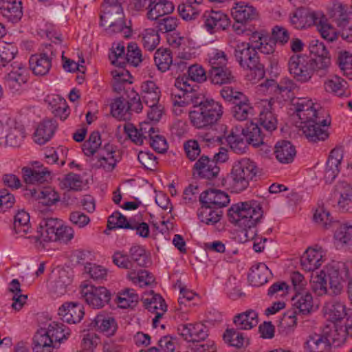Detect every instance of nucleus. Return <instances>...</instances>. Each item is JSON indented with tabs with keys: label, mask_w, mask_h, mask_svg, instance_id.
Returning <instances> with one entry per match:
<instances>
[{
	"label": "nucleus",
	"mask_w": 352,
	"mask_h": 352,
	"mask_svg": "<svg viewBox=\"0 0 352 352\" xmlns=\"http://www.w3.org/2000/svg\"><path fill=\"white\" fill-rule=\"evenodd\" d=\"M23 181L29 184H41L50 178V171L47 168L33 169L30 167H23L21 170Z\"/></svg>",
	"instance_id": "obj_30"
},
{
	"label": "nucleus",
	"mask_w": 352,
	"mask_h": 352,
	"mask_svg": "<svg viewBox=\"0 0 352 352\" xmlns=\"http://www.w3.org/2000/svg\"><path fill=\"white\" fill-rule=\"evenodd\" d=\"M243 132L249 144L254 147H258L265 144L264 140L266 135L262 132L257 124L250 122L245 129H243Z\"/></svg>",
	"instance_id": "obj_42"
},
{
	"label": "nucleus",
	"mask_w": 352,
	"mask_h": 352,
	"mask_svg": "<svg viewBox=\"0 0 352 352\" xmlns=\"http://www.w3.org/2000/svg\"><path fill=\"white\" fill-rule=\"evenodd\" d=\"M56 277L49 285V292L53 298H58L66 293V271L57 267L54 272Z\"/></svg>",
	"instance_id": "obj_37"
},
{
	"label": "nucleus",
	"mask_w": 352,
	"mask_h": 352,
	"mask_svg": "<svg viewBox=\"0 0 352 352\" xmlns=\"http://www.w3.org/2000/svg\"><path fill=\"white\" fill-rule=\"evenodd\" d=\"M177 331L184 340L193 344L205 341L208 336V329L202 323L181 324L177 327Z\"/></svg>",
	"instance_id": "obj_15"
},
{
	"label": "nucleus",
	"mask_w": 352,
	"mask_h": 352,
	"mask_svg": "<svg viewBox=\"0 0 352 352\" xmlns=\"http://www.w3.org/2000/svg\"><path fill=\"white\" fill-rule=\"evenodd\" d=\"M333 200L337 203L339 210L346 212L352 203V186L346 182H340L334 187L332 194Z\"/></svg>",
	"instance_id": "obj_20"
},
{
	"label": "nucleus",
	"mask_w": 352,
	"mask_h": 352,
	"mask_svg": "<svg viewBox=\"0 0 352 352\" xmlns=\"http://www.w3.org/2000/svg\"><path fill=\"white\" fill-rule=\"evenodd\" d=\"M342 154L339 149H333L326 164L324 179L326 183H331L340 172Z\"/></svg>",
	"instance_id": "obj_23"
},
{
	"label": "nucleus",
	"mask_w": 352,
	"mask_h": 352,
	"mask_svg": "<svg viewBox=\"0 0 352 352\" xmlns=\"http://www.w3.org/2000/svg\"><path fill=\"white\" fill-rule=\"evenodd\" d=\"M80 289L85 302L93 308H102L111 299V293L104 287H96L87 281H84Z\"/></svg>",
	"instance_id": "obj_10"
},
{
	"label": "nucleus",
	"mask_w": 352,
	"mask_h": 352,
	"mask_svg": "<svg viewBox=\"0 0 352 352\" xmlns=\"http://www.w3.org/2000/svg\"><path fill=\"white\" fill-rule=\"evenodd\" d=\"M102 144L100 134L98 131H93L87 140L82 145L84 154L86 156H93Z\"/></svg>",
	"instance_id": "obj_54"
},
{
	"label": "nucleus",
	"mask_w": 352,
	"mask_h": 352,
	"mask_svg": "<svg viewBox=\"0 0 352 352\" xmlns=\"http://www.w3.org/2000/svg\"><path fill=\"white\" fill-rule=\"evenodd\" d=\"M208 78L212 84L219 85L230 84L235 81L232 72L228 67L216 70H208Z\"/></svg>",
	"instance_id": "obj_44"
},
{
	"label": "nucleus",
	"mask_w": 352,
	"mask_h": 352,
	"mask_svg": "<svg viewBox=\"0 0 352 352\" xmlns=\"http://www.w3.org/2000/svg\"><path fill=\"white\" fill-rule=\"evenodd\" d=\"M228 59L224 52L215 50L209 58V70H216L227 67Z\"/></svg>",
	"instance_id": "obj_64"
},
{
	"label": "nucleus",
	"mask_w": 352,
	"mask_h": 352,
	"mask_svg": "<svg viewBox=\"0 0 352 352\" xmlns=\"http://www.w3.org/2000/svg\"><path fill=\"white\" fill-rule=\"evenodd\" d=\"M193 170V174L200 178L212 179L217 177L220 168L214 161L204 155L194 164Z\"/></svg>",
	"instance_id": "obj_19"
},
{
	"label": "nucleus",
	"mask_w": 352,
	"mask_h": 352,
	"mask_svg": "<svg viewBox=\"0 0 352 352\" xmlns=\"http://www.w3.org/2000/svg\"><path fill=\"white\" fill-rule=\"evenodd\" d=\"M151 298H143L144 305L146 309L149 311L157 313V312H166L167 306L165 303L164 300L159 294H155L153 292H151Z\"/></svg>",
	"instance_id": "obj_51"
},
{
	"label": "nucleus",
	"mask_w": 352,
	"mask_h": 352,
	"mask_svg": "<svg viewBox=\"0 0 352 352\" xmlns=\"http://www.w3.org/2000/svg\"><path fill=\"white\" fill-rule=\"evenodd\" d=\"M326 314L329 319L333 322L340 321L346 315V307L341 302H333L326 306Z\"/></svg>",
	"instance_id": "obj_55"
},
{
	"label": "nucleus",
	"mask_w": 352,
	"mask_h": 352,
	"mask_svg": "<svg viewBox=\"0 0 352 352\" xmlns=\"http://www.w3.org/2000/svg\"><path fill=\"white\" fill-rule=\"evenodd\" d=\"M222 338L225 343L237 349L243 347L245 342H248V339L244 336L243 333L240 332L237 328H227Z\"/></svg>",
	"instance_id": "obj_47"
},
{
	"label": "nucleus",
	"mask_w": 352,
	"mask_h": 352,
	"mask_svg": "<svg viewBox=\"0 0 352 352\" xmlns=\"http://www.w3.org/2000/svg\"><path fill=\"white\" fill-rule=\"evenodd\" d=\"M319 14V12L309 11L301 7L290 14V23L294 28L298 30L310 27L314 25Z\"/></svg>",
	"instance_id": "obj_18"
},
{
	"label": "nucleus",
	"mask_w": 352,
	"mask_h": 352,
	"mask_svg": "<svg viewBox=\"0 0 352 352\" xmlns=\"http://www.w3.org/2000/svg\"><path fill=\"white\" fill-rule=\"evenodd\" d=\"M47 334L45 329H38L32 338L33 352H52L56 346L53 343L52 340Z\"/></svg>",
	"instance_id": "obj_32"
},
{
	"label": "nucleus",
	"mask_w": 352,
	"mask_h": 352,
	"mask_svg": "<svg viewBox=\"0 0 352 352\" xmlns=\"http://www.w3.org/2000/svg\"><path fill=\"white\" fill-rule=\"evenodd\" d=\"M56 129V122L52 120H44L41 122L34 133V140L39 144L47 143L54 134Z\"/></svg>",
	"instance_id": "obj_22"
},
{
	"label": "nucleus",
	"mask_w": 352,
	"mask_h": 352,
	"mask_svg": "<svg viewBox=\"0 0 352 352\" xmlns=\"http://www.w3.org/2000/svg\"><path fill=\"white\" fill-rule=\"evenodd\" d=\"M142 98L146 105L158 104L160 90L153 81L144 82L141 85Z\"/></svg>",
	"instance_id": "obj_40"
},
{
	"label": "nucleus",
	"mask_w": 352,
	"mask_h": 352,
	"mask_svg": "<svg viewBox=\"0 0 352 352\" xmlns=\"http://www.w3.org/2000/svg\"><path fill=\"white\" fill-rule=\"evenodd\" d=\"M271 109V104L269 102L268 107L260 112L258 118L259 124L270 133L277 128V118Z\"/></svg>",
	"instance_id": "obj_49"
},
{
	"label": "nucleus",
	"mask_w": 352,
	"mask_h": 352,
	"mask_svg": "<svg viewBox=\"0 0 352 352\" xmlns=\"http://www.w3.org/2000/svg\"><path fill=\"white\" fill-rule=\"evenodd\" d=\"M314 25L317 27V30L325 40L332 42L337 39L336 30L327 22V19L322 12H320Z\"/></svg>",
	"instance_id": "obj_43"
},
{
	"label": "nucleus",
	"mask_w": 352,
	"mask_h": 352,
	"mask_svg": "<svg viewBox=\"0 0 352 352\" xmlns=\"http://www.w3.org/2000/svg\"><path fill=\"white\" fill-rule=\"evenodd\" d=\"M327 281H329L331 294L336 296L341 293L343 288L342 277L338 269L334 266H328L320 274L312 276L311 280L312 289L318 296L327 294Z\"/></svg>",
	"instance_id": "obj_6"
},
{
	"label": "nucleus",
	"mask_w": 352,
	"mask_h": 352,
	"mask_svg": "<svg viewBox=\"0 0 352 352\" xmlns=\"http://www.w3.org/2000/svg\"><path fill=\"white\" fill-rule=\"evenodd\" d=\"M332 16L335 18L338 26L340 28L351 23L348 17V13L345 6L340 3H335L331 8Z\"/></svg>",
	"instance_id": "obj_57"
},
{
	"label": "nucleus",
	"mask_w": 352,
	"mask_h": 352,
	"mask_svg": "<svg viewBox=\"0 0 352 352\" xmlns=\"http://www.w3.org/2000/svg\"><path fill=\"white\" fill-rule=\"evenodd\" d=\"M160 41L157 31L149 28L144 30L142 35V42L144 48L148 51L154 50L159 45Z\"/></svg>",
	"instance_id": "obj_56"
},
{
	"label": "nucleus",
	"mask_w": 352,
	"mask_h": 352,
	"mask_svg": "<svg viewBox=\"0 0 352 352\" xmlns=\"http://www.w3.org/2000/svg\"><path fill=\"white\" fill-rule=\"evenodd\" d=\"M102 153H105L108 156L111 155L110 157H105L104 154H101L98 159L100 166H102L107 171L113 170L116 164L120 161L121 155L119 151L116 150V148L113 144L109 143L105 144L104 147L102 148Z\"/></svg>",
	"instance_id": "obj_28"
},
{
	"label": "nucleus",
	"mask_w": 352,
	"mask_h": 352,
	"mask_svg": "<svg viewBox=\"0 0 352 352\" xmlns=\"http://www.w3.org/2000/svg\"><path fill=\"white\" fill-rule=\"evenodd\" d=\"M337 63L343 74L352 80V54L348 52H340Z\"/></svg>",
	"instance_id": "obj_59"
},
{
	"label": "nucleus",
	"mask_w": 352,
	"mask_h": 352,
	"mask_svg": "<svg viewBox=\"0 0 352 352\" xmlns=\"http://www.w3.org/2000/svg\"><path fill=\"white\" fill-rule=\"evenodd\" d=\"M311 74L316 71L319 76L324 75L327 68L331 64L330 56H319L309 60Z\"/></svg>",
	"instance_id": "obj_62"
},
{
	"label": "nucleus",
	"mask_w": 352,
	"mask_h": 352,
	"mask_svg": "<svg viewBox=\"0 0 352 352\" xmlns=\"http://www.w3.org/2000/svg\"><path fill=\"white\" fill-rule=\"evenodd\" d=\"M324 89L327 92L339 97H347L350 95L347 82L340 76H334L324 82Z\"/></svg>",
	"instance_id": "obj_35"
},
{
	"label": "nucleus",
	"mask_w": 352,
	"mask_h": 352,
	"mask_svg": "<svg viewBox=\"0 0 352 352\" xmlns=\"http://www.w3.org/2000/svg\"><path fill=\"white\" fill-rule=\"evenodd\" d=\"M227 141L230 148L237 154L245 153L248 149V144H249V142L245 138L243 131L241 134H234L232 132L228 136Z\"/></svg>",
	"instance_id": "obj_53"
},
{
	"label": "nucleus",
	"mask_w": 352,
	"mask_h": 352,
	"mask_svg": "<svg viewBox=\"0 0 352 352\" xmlns=\"http://www.w3.org/2000/svg\"><path fill=\"white\" fill-rule=\"evenodd\" d=\"M45 103L51 109L54 117L64 121L66 120V100L58 94L47 95Z\"/></svg>",
	"instance_id": "obj_33"
},
{
	"label": "nucleus",
	"mask_w": 352,
	"mask_h": 352,
	"mask_svg": "<svg viewBox=\"0 0 352 352\" xmlns=\"http://www.w3.org/2000/svg\"><path fill=\"white\" fill-rule=\"evenodd\" d=\"M331 124L329 116L324 114L318 116L313 119L301 123V129L306 138L311 142L324 141L329 137L327 127Z\"/></svg>",
	"instance_id": "obj_7"
},
{
	"label": "nucleus",
	"mask_w": 352,
	"mask_h": 352,
	"mask_svg": "<svg viewBox=\"0 0 352 352\" xmlns=\"http://www.w3.org/2000/svg\"><path fill=\"white\" fill-rule=\"evenodd\" d=\"M91 324L108 336L114 335L118 327L115 319L104 314H98Z\"/></svg>",
	"instance_id": "obj_39"
},
{
	"label": "nucleus",
	"mask_w": 352,
	"mask_h": 352,
	"mask_svg": "<svg viewBox=\"0 0 352 352\" xmlns=\"http://www.w3.org/2000/svg\"><path fill=\"white\" fill-rule=\"evenodd\" d=\"M305 349L306 352H331V344L325 335L314 333L307 338Z\"/></svg>",
	"instance_id": "obj_25"
},
{
	"label": "nucleus",
	"mask_w": 352,
	"mask_h": 352,
	"mask_svg": "<svg viewBox=\"0 0 352 352\" xmlns=\"http://www.w3.org/2000/svg\"><path fill=\"white\" fill-rule=\"evenodd\" d=\"M0 12L2 16L12 23L18 22L23 16V8L16 3L13 5L7 3H0Z\"/></svg>",
	"instance_id": "obj_48"
},
{
	"label": "nucleus",
	"mask_w": 352,
	"mask_h": 352,
	"mask_svg": "<svg viewBox=\"0 0 352 352\" xmlns=\"http://www.w3.org/2000/svg\"><path fill=\"white\" fill-rule=\"evenodd\" d=\"M234 57L241 67L250 71L251 80L256 82L264 78V65L259 62L257 52L249 43L237 44L234 48Z\"/></svg>",
	"instance_id": "obj_4"
},
{
	"label": "nucleus",
	"mask_w": 352,
	"mask_h": 352,
	"mask_svg": "<svg viewBox=\"0 0 352 352\" xmlns=\"http://www.w3.org/2000/svg\"><path fill=\"white\" fill-rule=\"evenodd\" d=\"M263 215L261 206L252 200L232 205L228 210L230 223L243 228L245 231L254 228Z\"/></svg>",
	"instance_id": "obj_3"
},
{
	"label": "nucleus",
	"mask_w": 352,
	"mask_h": 352,
	"mask_svg": "<svg viewBox=\"0 0 352 352\" xmlns=\"http://www.w3.org/2000/svg\"><path fill=\"white\" fill-rule=\"evenodd\" d=\"M138 300L139 296L133 289H126L119 293L116 302L120 308H133L137 305Z\"/></svg>",
	"instance_id": "obj_52"
},
{
	"label": "nucleus",
	"mask_w": 352,
	"mask_h": 352,
	"mask_svg": "<svg viewBox=\"0 0 352 352\" xmlns=\"http://www.w3.org/2000/svg\"><path fill=\"white\" fill-rule=\"evenodd\" d=\"M84 315V307L81 304L78 302L67 304V323H78L81 321Z\"/></svg>",
	"instance_id": "obj_60"
},
{
	"label": "nucleus",
	"mask_w": 352,
	"mask_h": 352,
	"mask_svg": "<svg viewBox=\"0 0 352 352\" xmlns=\"http://www.w3.org/2000/svg\"><path fill=\"white\" fill-rule=\"evenodd\" d=\"M233 104L234 105L232 108V113L233 117L237 120H245L250 116L254 114V107L245 95L244 98H241Z\"/></svg>",
	"instance_id": "obj_38"
},
{
	"label": "nucleus",
	"mask_w": 352,
	"mask_h": 352,
	"mask_svg": "<svg viewBox=\"0 0 352 352\" xmlns=\"http://www.w3.org/2000/svg\"><path fill=\"white\" fill-rule=\"evenodd\" d=\"M17 52L16 46L12 43H0V60L2 63V65L5 66L6 63L12 60Z\"/></svg>",
	"instance_id": "obj_63"
},
{
	"label": "nucleus",
	"mask_w": 352,
	"mask_h": 352,
	"mask_svg": "<svg viewBox=\"0 0 352 352\" xmlns=\"http://www.w3.org/2000/svg\"><path fill=\"white\" fill-rule=\"evenodd\" d=\"M174 10L173 2L168 0H156L146 11V17L151 21H157L160 17L171 14Z\"/></svg>",
	"instance_id": "obj_27"
},
{
	"label": "nucleus",
	"mask_w": 352,
	"mask_h": 352,
	"mask_svg": "<svg viewBox=\"0 0 352 352\" xmlns=\"http://www.w3.org/2000/svg\"><path fill=\"white\" fill-rule=\"evenodd\" d=\"M154 61L157 69L162 72L169 70L173 64L171 51L167 48L157 49L154 55Z\"/></svg>",
	"instance_id": "obj_46"
},
{
	"label": "nucleus",
	"mask_w": 352,
	"mask_h": 352,
	"mask_svg": "<svg viewBox=\"0 0 352 352\" xmlns=\"http://www.w3.org/2000/svg\"><path fill=\"white\" fill-rule=\"evenodd\" d=\"M271 272L263 263L253 265L248 274V280L252 286L260 287L267 282Z\"/></svg>",
	"instance_id": "obj_34"
},
{
	"label": "nucleus",
	"mask_w": 352,
	"mask_h": 352,
	"mask_svg": "<svg viewBox=\"0 0 352 352\" xmlns=\"http://www.w3.org/2000/svg\"><path fill=\"white\" fill-rule=\"evenodd\" d=\"M231 14L234 20L232 29L237 34L244 33L246 30V24L256 19L258 16L254 6L244 2L235 3L231 10Z\"/></svg>",
	"instance_id": "obj_9"
},
{
	"label": "nucleus",
	"mask_w": 352,
	"mask_h": 352,
	"mask_svg": "<svg viewBox=\"0 0 352 352\" xmlns=\"http://www.w3.org/2000/svg\"><path fill=\"white\" fill-rule=\"evenodd\" d=\"M293 105L297 116L301 120V123L307 122L324 113L323 109H318V104H315L307 98H298L296 102L293 103Z\"/></svg>",
	"instance_id": "obj_16"
},
{
	"label": "nucleus",
	"mask_w": 352,
	"mask_h": 352,
	"mask_svg": "<svg viewBox=\"0 0 352 352\" xmlns=\"http://www.w3.org/2000/svg\"><path fill=\"white\" fill-rule=\"evenodd\" d=\"M30 68L36 76H44L47 74L51 67V58L47 53L35 54L29 59Z\"/></svg>",
	"instance_id": "obj_24"
},
{
	"label": "nucleus",
	"mask_w": 352,
	"mask_h": 352,
	"mask_svg": "<svg viewBox=\"0 0 352 352\" xmlns=\"http://www.w3.org/2000/svg\"><path fill=\"white\" fill-rule=\"evenodd\" d=\"M41 234L28 236L36 249L45 250L46 245L50 241H64L66 234V226L62 219L57 218L43 219L40 223Z\"/></svg>",
	"instance_id": "obj_5"
},
{
	"label": "nucleus",
	"mask_w": 352,
	"mask_h": 352,
	"mask_svg": "<svg viewBox=\"0 0 352 352\" xmlns=\"http://www.w3.org/2000/svg\"><path fill=\"white\" fill-rule=\"evenodd\" d=\"M233 323L239 330H250L258 323V313L254 309H248L234 316Z\"/></svg>",
	"instance_id": "obj_31"
},
{
	"label": "nucleus",
	"mask_w": 352,
	"mask_h": 352,
	"mask_svg": "<svg viewBox=\"0 0 352 352\" xmlns=\"http://www.w3.org/2000/svg\"><path fill=\"white\" fill-rule=\"evenodd\" d=\"M45 331L47 334L50 336V338L52 340L53 343L56 346L57 344H60L63 340L66 338L64 324L63 323L53 322L49 324L47 329H45Z\"/></svg>",
	"instance_id": "obj_58"
},
{
	"label": "nucleus",
	"mask_w": 352,
	"mask_h": 352,
	"mask_svg": "<svg viewBox=\"0 0 352 352\" xmlns=\"http://www.w3.org/2000/svg\"><path fill=\"white\" fill-rule=\"evenodd\" d=\"M25 138L23 126L14 121L6 122L0 129V145L8 147H19Z\"/></svg>",
	"instance_id": "obj_12"
},
{
	"label": "nucleus",
	"mask_w": 352,
	"mask_h": 352,
	"mask_svg": "<svg viewBox=\"0 0 352 352\" xmlns=\"http://www.w3.org/2000/svg\"><path fill=\"white\" fill-rule=\"evenodd\" d=\"M85 273L89 274L90 278L96 281L105 280L107 276V270L94 263H87L84 267Z\"/></svg>",
	"instance_id": "obj_61"
},
{
	"label": "nucleus",
	"mask_w": 352,
	"mask_h": 352,
	"mask_svg": "<svg viewBox=\"0 0 352 352\" xmlns=\"http://www.w3.org/2000/svg\"><path fill=\"white\" fill-rule=\"evenodd\" d=\"M189 77L177 78L176 89L182 92L183 98L190 100L194 109L188 113L189 120L197 129L210 128L217 124L223 113L222 104L212 98H206L195 91L194 86L189 83Z\"/></svg>",
	"instance_id": "obj_1"
},
{
	"label": "nucleus",
	"mask_w": 352,
	"mask_h": 352,
	"mask_svg": "<svg viewBox=\"0 0 352 352\" xmlns=\"http://www.w3.org/2000/svg\"><path fill=\"white\" fill-rule=\"evenodd\" d=\"M288 69L290 74L300 82H307L311 78V68L309 60L305 56L299 55L291 56L288 62Z\"/></svg>",
	"instance_id": "obj_13"
},
{
	"label": "nucleus",
	"mask_w": 352,
	"mask_h": 352,
	"mask_svg": "<svg viewBox=\"0 0 352 352\" xmlns=\"http://www.w3.org/2000/svg\"><path fill=\"white\" fill-rule=\"evenodd\" d=\"M25 195L30 196L36 201L34 204V210L41 214L45 213L48 211L49 207L60 201L59 194L50 186L27 189Z\"/></svg>",
	"instance_id": "obj_8"
},
{
	"label": "nucleus",
	"mask_w": 352,
	"mask_h": 352,
	"mask_svg": "<svg viewBox=\"0 0 352 352\" xmlns=\"http://www.w3.org/2000/svg\"><path fill=\"white\" fill-rule=\"evenodd\" d=\"M200 203L208 204L211 207L221 210L230 202L229 196L227 193L220 190L209 189L204 191L199 196Z\"/></svg>",
	"instance_id": "obj_21"
},
{
	"label": "nucleus",
	"mask_w": 352,
	"mask_h": 352,
	"mask_svg": "<svg viewBox=\"0 0 352 352\" xmlns=\"http://www.w3.org/2000/svg\"><path fill=\"white\" fill-rule=\"evenodd\" d=\"M258 174L256 162L243 157L234 162L226 181L232 192L239 193L246 190L250 182L256 181Z\"/></svg>",
	"instance_id": "obj_2"
},
{
	"label": "nucleus",
	"mask_w": 352,
	"mask_h": 352,
	"mask_svg": "<svg viewBox=\"0 0 352 352\" xmlns=\"http://www.w3.org/2000/svg\"><path fill=\"white\" fill-rule=\"evenodd\" d=\"M201 206L197 211L199 220L207 225H213L220 221L222 210L201 203Z\"/></svg>",
	"instance_id": "obj_41"
},
{
	"label": "nucleus",
	"mask_w": 352,
	"mask_h": 352,
	"mask_svg": "<svg viewBox=\"0 0 352 352\" xmlns=\"http://www.w3.org/2000/svg\"><path fill=\"white\" fill-rule=\"evenodd\" d=\"M292 302V308L302 315L309 314L313 309V297L308 290L296 293Z\"/></svg>",
	"instance_id": "obj_26"
},
{
	"label": "nucleus",
	"mask_w": 352,
	"mask_h": 352,
	"mask_svg": "<svg viewBox=\"0 0 352 352\" xmlns=\"http://www.w3.org/2000/svg\"><path fill=\"white\" fill-rule=\"evenodd\" d=\"M124 17L121 5L104 6L103 14H100V25L108 27L112 32H121L126 28Z\"/></svg>",
	"instance_id": "obj_11"
},
{
	"label": "nucleus",
	"mask_w": 352,
	"mask_h": 352,
	"mask_svg": "<svg viewBox=\"0 0 352 352\" xmlns=\"http://www.w3.org/2000/svg\"><path fill=\"white\" fill-rule=\"evenodd\" d=\"M274 155L276 160L282 164H289L296 156V148L289 141L280 140L274 146Z\"/></svg>",
	"instance_id": "obj_29"
},
{
	"label": "nucleus",
	"mask_w": 352,
	"mask_h": 352,
	"mask_svg": "<svg viewBox=\"0 0 352 352\" xmlns=\"http://www.w3.org/2000/svg\"><path fill=\"white\" fill-rule=\"evenodd\" d=\"M204 16L205 28L210 33L225 30L230 25L229 17L221 10L206 12Z\"/></svg>",
	"instance_id": "obj_17"
},
{
	"label": "nucleus",
	"mask_w": 352,
	"mask_h": 352,
	"mask_svg": "<svg viewBox=\"0 0 352 352\" xmlns=\"http://www.w3.org/2000/svg\"><path fill=\"white\" fill-rule=\"evenodd\" d=\"M322 253L316 249L309 248L300 258V264L305 271L317 270L322 264Z\"/></svg>",
	"instance_id": "obj_36"
},
{
	"label": "nucleus",
	"mask_w": 352,
	"mask_h": 352,
	"mask_svg": "<svg viewBox=\"0 0 352 352\" xmlns=\"http://www.w3.org/2000/svg\"><path fill=\"white\" fill-rule=\"evenodd\" d=\"M30 228L29 214L23 210H19L14 217L13 229L15 233L25 236Z\"/></svg>",
	"instance_id": "obj_45"
},
{
	"label": "nucleus",
	"mask_w": 352,
	"mask_h": 352,
	"mask_svg": "<svg viewBox=\"0 0 352 352\" xmlns=\"http://www.w3.org/2000/svg\"><path fill=\"white\" fill-rule=\"evenodd\" d=\"M12 66V70L5 76L4 82L12 92H16L28 82L29 72L22 63L14 62Z\"/></svg>",
	"instance_id": "obj_14"
},
{
	"label": "nucleus",
	"mask_w": 352,
	"mask_h": 352,
	"mask_svg": "<svg viewBox=\"0 0 352 352\" xmlns=\"http://www.w3.org/2000/svg\"><path fill=\"white\" fill-rule=\"evenodd\" d=\"M128 255L133 269L137 266L146 267L150 263L145 250L140 245L132 246Z\"/></svg>",
	"instance_id": "obj_50"
}]
</instances>
